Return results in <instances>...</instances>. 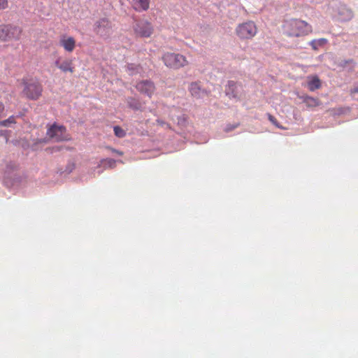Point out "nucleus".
Returning a JSON list of instances; mask_svg holds the SVG:
<instances>
[{
    "label": "nucleus",
    "mask_w": 358,
    "mask_h": 358,
    "mask_svg": "<svg viewBox=\"0 0 358 358\" xmlns=\"http://www.w3.org/2000/svg\"><path fill=\"white\" fill-rule=\"evenodd\" d=\"M282 29L286 35L292 37L303 36L312 32V26L306 21L299 19L285 21Z\"/></svg>",
    "instance_id": "nucleus-1"
},
{
    "label": "nucleus",
    "mask_w": 358,
    "mask_h": 358,
    "mask_svg": "<svg viewBox=\"0 0 358 358\" xmlns=\"http://www.w3.org/2000/svg\"><path fill=\"white\" fill-rule=\"evenodd\" d=\"M23 85L22 94L29 100H38L42 95L43 86L41 83L34 78H23L22 80Z\"/></svg>",
    "instance_id": "nucleus-2"
},
{
    "label": "nucleus",
    "mask_w": 358,
    "mask_h": 358,
    "mask_svg": "<svg viewBox=\"0 0 358 358\" xmlns=\"http://www.w3.org/2000/svg\"><path fill=\"white\" fill-rule=\"evenodd\" d=\"M164 64L173 69H179L189 64L187 58L179 53L166 52L162 56Z\"/></svg>",
    "instance_id": "nucleus-3"
},
{
    "label": "nucleus",
    "mask_w": 358,
    "mask_h": 358,
    "mask_svg": "<svg viewBox=\"0 0 358 358\" xmlns=\"http://www.w3.org/2000/svg\"><path fill=\"white\" fill-rule=\"evenodd\" d=\"M257 33V27L252 21L239 24L236 28V34L241 39H251Z\"/></svg>",
    "instance_id": "nucleus-4"
},
{
    "label": "nucleus",
    "mask_w": 358,
    "mask_h": 358,
    "mask_svg": "<svg viewBox=\"0 0 358 358\" xmlns=\"http://www.w3.org/2000/svg\"><path fill=\"white\" fill-rule=\"evenodd\" d=\"M21 34L22 29L18 27L6 24L0 25V40L2 41L19 40Z\"/></svg>",
    "instance_id": "nucleus-5"
},
{
    "label": "nucleus",
    "mask_w": 358,
    "mask_h": 358,
    "mask_svg": "<svg viewBox=\"0 0 358 358\" xmlns=\"http://www.w3.org/2000/svg\"><path fill=\"white\" fill-rule=\"evenodd\" d=\"M49 138L57 142L68 141L71 139L65 127L53 124L47 131Z\"/></svg>",
    "instance_id": "nucleus-6"
},
{
    "label": "nucleus",
    "mask_w": 358,
    "mask_h": 358,
    "mask_svg": "<svg viewBox=\"0 0 358 358\" xmlns=\"http://www.w3.org/2000/svg\"><path fill=\"white\" fill-rule=\"evenodd\" d=\"M111 28V23L106 18L99 19L94 24V32L100 36H108L110 33Z\"/></svg>",
    "instance_id": "nucleus-7"
},
{
    "label": "nucleus",
    "mask_w": 358,
    "mask_h": 358,
    "mask_svg": "<svg viewBox=\"0 0 358 358\" xmlns=\"http://www.w3.org/2000/svg\"><path fill=\"white\" fill-rule=\"evenodd\" d=\"M136 90L141 94L151 97L155 92L154 83L150 80H141L136 85Z\"/></svg>",
    "instance_id": "nucleus-8"
},
{
    "label": "nucleus",
    "mask_w": 358,
    "mask_h": 358,
    "mask_svg": "<svg viewBox=\"0 0 358 358\" xmlns=\"http://www.w3.org/2000/svg\"><path fill=\"white\" fill-rule=\"evenodd\" d=\"M241 85H238L234 80H229L226 86L225 92L230 99H239L241 95Z\"/></svg>",
    "instance_id": "nucleus-9"
},
{
    "label": "nucleus",
    "mask_w": 358,
    "mask_h": 358,
    "mask_svg": "<svg viewBox=\"0 0 358 358\" xmlns=\"http://www.w3.org/2000/svg\"><path fill=\"white\" fill-rule=\"evenodd\" d=\"M55 65L64 73L70 72L73 73L75 71V67L71 59H62V57H59L55 60Z\"/></svg>",
    "instance_id": "nucleus-10"
},
{
    "label": "nucleus",
    "mask_w": 358,
    "mask_h": 358,
    "mask_svg": "<svg viewBox=\"0 0 358 358\" xmlns=\"http://www.w3.org/2000/svg\"><path fill=\"white\" fill-rule=\"evenodd\" d=\"M134 30L136 34L141 37H150L153 31L151 24L147 22L137 23Z\"/></svg>",
    "instance_id": "nucleus-11"
},
{
    "label": "nucleus",
    "mask_w": 358,
    "mask_h": 358,
    "mask_svg": "<svg viewBox=\"0 0 358 358\" xmlns=\"http://www.w3.org/2000/svg\"><path fill=\"white\" fill-rule=\"evenodd\" d=\"M59 43L68 52H72L76 48L75 38L67 35L61 36Z\"/></svg>",
    "instance_id": "nucleus-12"
},
{
    "label": "nucleus",
    "mask_w": 358,
    "mask_h": 358,
    "mask_svg": "<svg viewBox=\"0 0 358 358\" xmlns=\"http://www.w3.org/2000/svg\"><path fill=\"white\" fill-rule=\"evenodd\" d=\"M338 17L341 21H349L353 17V12L346 5L341 4L338 8Z\"/></svg>",
    "instance_id": "nucleus-13"
},
{
    "label": "nucleus",
    "mask_w": 358,
    "mask_h": 358,
    "mask_svg": "<svg viewBox=\"0 0 358 358\" xmlns=\"http://www.w3.org/2000/svg\"><path fill=\"white\" fill-rule=\"evenodd\" d=\"M189 90L191 94L196 97L199 98L201 96V94L202 92L200 83L199 82H193L189 85Z\"/></svg>",
    "instance_id": "nucleus-14"
},
{
    "label": "nucleus",
    "mask_w": 358,
    "mask_h": 358,
    "mask_svg": "<svg viewBox=\"0 0 358 358\" xmlns=\"http://www.w3.org/2000/svg\"><path fill=\"white\" fill-rule=\"evenodd\" d=\"M150 6V0H137L134 7L138 11L147 10Z\"/></svg>",
    "instance_id": "nucleus-15"
},
{
    "label": "nucleus",
    "mask_w": 358,
    "mask_h": 358,
    "mask_svg": "<svg viewBox=\"0 0 358 358\" xmlns=\"http://www.w3.org/2000/svg\"><path fill=\"white\" fill-rule=\"evenodd\" d=\"M321 87L320 80L317 76L312 77L308 82V87L310 91H315Z\"/></svg>",
    "instance_id": "nucleus-16"
},
{
    "label": "nucleus",
    "mask_w": 358,
    "mask_h": 358,
    "mask_svg": "<svg viewBox=\"0 0 358 358\" xmlns=\"http://www.w3.org/2000/svg\"><path fill=\"white\" fill-rule=\"evenodd\" d=\"M304 102L308 107H315L320 105V101L318 99L310 96H307L305 99Z\"/></svg>",
    "instance_id": "nucleus-17"
},
{
    "label": "nucleus",
    "mask_w": 358,
    "mask_h": 358,
    "mask_svg": "<svg viewBox=\"0 0 358 358\" xmlns=\"http://www.w3.org/2000/svg\"><path fill=\"white\" fill-rule=\"evenodd\" d=\"M327 40L326 38H320L319 40H313L310 42V45L313 50H317L318 46H322L326 44Z\"/></svg>",
    "instance_id": "nucleus-18"
},
{
    "label": "nucleus",
    "mask_w": 358,
    "mask_h": 358,
    "mask_svg": "<svg viewBox=\"0 0 358 358\" xmlns=\"http://www.w3.org/2000/svg\"><path fill=\"white\" fill-rule=\"evenodd\" d=\"M101 163L105 167L114 168L115 167L116 161L113 159H105L101 161Z\"/></svg>",
    "instance_id": "nucleus-19"
},
{
    "label": "nucleus",
    "mask_w": 358,
    "mask_h": 358,
    "mask_svg": "<svg viewBox=\"0 0 358 358\" xmlns=\"http://www.w3.org/2000/svg\"><path fill=\"white\" fill-rule=\"evenodd\" d=\"M115 135L118 138H123L126 136V132L119 126H115L113 128Z\"/></svg>",
    "instance_id": "nucleus-20"
},
{
    "label": "nucleus",
    "mask_w": 358,
    "mask_h": 358,
    "mask_svg": "<svg viewBox=\"0 0 358 358\" xmlns=\"http://www.w3.org/2000/svg\"><path fill=\"white\" fill-rule=\"evenodd\" d=\"M15 123V118L14 116L9 117L7 120L0 121V126L7 127L9 124Z\"/></svg>",
    "instance_id": "nucleus-21"
},
{
    "label": "nucleus",
    "mask_w": 358,
    "mask_h": 358,
    "mask_svg": "<svg viewBox=\"0 0 358 358\" xmlns=\"http://www.w3.org/2000/svg\"><path fill=\"white\" fill-rule=\"evenodd\" d=\"M268 119L275 127H277L278 128H281V127L279 125V123H278V120H276V118L275 117H273L272 115L268 114Z\"/></svg>",
    "instance_id": "nucleus-22"
},
{
    "label": "nucleus",
    "mask_w": 358,
    "mask_h": 358,
    "mask_svg": "<svg viewBox=\"0 0 358 358\" xmlns=\"http://www.w3.org/2000/svg\"><path fill=\"white\" fill-rule=\"evenodd\" d=\"M238 126V124H228L226 128L224 129V131L226 132L231 131L234 129H235Z\"/></svg>",
    "instance_id": "nucleus-23"
},
{
    "label": "nucleus",
    "mask_w": 358,
    "mask_h": 358,
    "mask_svg": "<svg viewBox=\"0 0 358 358\" xmlns=\"http://www.w3.org/2000/svg\"><path fill=\"white\" fill-rule=\"evenodd\" d=\"M8 6L7 0H0V9H4Z\"/></svg>",
    "instance_id": "nucleus-24"
},
{
    "label": "nucleus",
    "mask_w": 358,
    "mask_h": 358,
    "mask_svg": "<svg viewBox=\"0 0 358 358\" xmlns=\"http://www.w3.org/2000/svg\"><path fill=\"white\" fill-rule=\"evenodd\" d=\"M136 69V66H134V64H128L127 65V69L131 71V74H133V71Z\"/></svg>",
    "instance_id": "nucleus-25"
},
{
    "label": "nucleus",
    "mask_w": 358,
    "mask_h": 358,
    "mask_svg": "<svg viewBox=\"0 0 358 358\" xmlns=\"http://www.w3.org/2000/svg\"><path fill=\"white\" fill-rule=\"evenodd\" d=\"M351 94L358 93V84L350 90Z\"/></svg>",
    "instance_id": "nucleus-26"
},
{
    "label": "nucleus",
    "mask_w": 358,
    "mask_h": 358,
    "mask_svg": "<svg viewBox=\"0 0 358 358\" xmlns=\"http://www.w3.org/2000/svg\"><path fill=\"white\" fill-rule=\"evenodd\" d=\"M4 111V105L2 102L0 101V117H1L2 113Z\"/></svg>",
    "instance_id": "nucleus-27"
},
{
    "label": "nucleus",
    "mask_w": 358,
    "mask_h": 358,
    "mask_svg": "<svg viewBox=\"0 0 358 358\" xmlns=\"http://www.w3.org/2000/svg\"><path fill=\"white\" fill-rule=\"evenodd\" d=\"M110 150H112L113 152L116 153V154H117L119 155H123V153L122 152L118 151L117 150H115L113 148H110Z\"/></svg>",
    "instance_id": "nucleus-28"
},
{
    "label": "nucleus",
    "mask_w": 358,
    "mask_h": 358,
    "mask_svg": "<svg viewBox=\"0 0 358 358\" xmlns=\"http://www.w3.org/2000/svg\"><path fill=\"white\" fill-rule=\"evenodd\" d=\"M55 150H59V147L55 148Z\"/></svg>",
    "instance_id": "nucleus-29"
},
{
    "label": "nucleus",
    "mask_w": 358,
    "mask_h": 358,
    "mask_svg": "<svg viewBox=\"0 0 358 358\" xmlns=\"http://www.w3.org/2000/svg\"><path fill=\"white\" fill-rule=\"evenodd\" d=\"M3 133V131H0V135H1Z\"/></svg>",
    "instance_id": "nucleus-30"
}]
</instances>
